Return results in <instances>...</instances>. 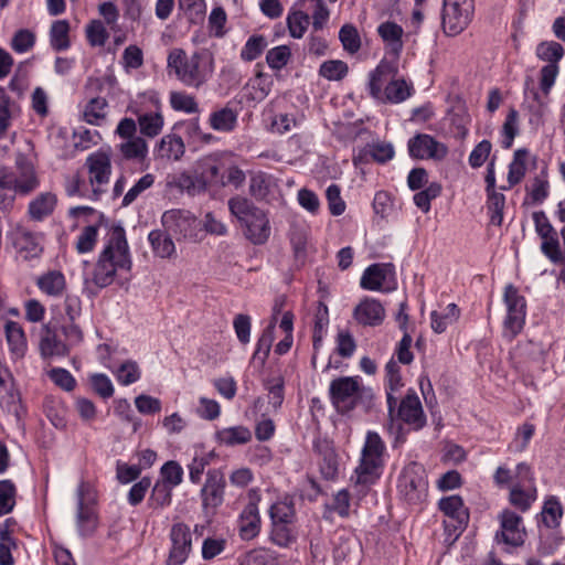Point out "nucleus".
<instances>
[{
	"instance_id": "f257e3e1",
	"label": "nucleus",
	"mask_w": 565,
	"mask_h": 565,
	"mask_svg": "<svg viewBox=\"0 0 565 565\" xmlns=\"http://www.w3.org/2000/svg\"><path fill=\"white\" fill-rule=\"evenodd\" d=\"M131 266L126 231L121 225H113L105 236L104 247L93 273V281L100 288L107 287L113 284L118 271H129Z\"/></svg>"
},
{
	"instance_id": "f03ea898",
	"label": "nucleus",
	"mask_w": 565,
	"mask_h": 565,
	"mask_svg": "<svg viewBox=\"0 0 565 565\" xmlns=\"http://www.w3.org/2000/svg\"><path fill=\"white\" fill-rule=\"evenodd\" d=\"M169 74H174L184 86L200 88L213 76L215 62L205 49L188 54L183 49H173L167 58Z\"/></svg>"
},
{
	"instance_id": "7ed1b4c3",
	"label": "nucleus",
	"mask_w": 565,
	"mask_h": 565,
	"mask_svg": "<svg viewBox=\"0 0 565 565\" xmlns=\"http://www.w3.org/2000/svg\"><path fill=\"white\" fill-rule=\"evenodd\" d=\"M396 74L393 63L381 61L370 73L369 94L381 103L399 104L413 94V85L403 78H391Z\"/></svg>"
},
{
	"instance_id": "20e7f679",
	"label": "nucleus",
	"mask_w": 565,
	"mask_h": 565,
	"mask_svg": "<svg viewBox=\"0 0 565 565\" xmlns=\"http://www.w3.org/2000/svg\"><path fill=\"white\" fill-rule=\"evenodd\" d=\"M228 209L252 244L264 245L269 239L271 227L265 211L255 206L248 199L238 195L228 200Z\"/></svg>"
},
{
	"instance_id": "39448f33",
	"label": "nucleus",
	"mask_w": 565,
	"mask_h": 565,
	"mask_svg": "<svg viewBox=\"0 0 565 565\" xmlns=\"http://www.w3.org/2000/svg\"><path fill=\"white\" fill-rule=\"evenodd\" d=\"M330 397L333 406L341 414L354 409L360 403L365 408L371 406L373 393L370 388L361 386L359 376H343L330 384Z\"/></svg>"
},
{
	"instance_id": "423d86ee",
	"label": "nucleus",
	"mask_w": 565,
	"mask_h": 565,
	"mask_svg": "<svg viewBox=\"0 0 565 565\" xmlns=\"http://www.w3.org/2000/svg\"><path fill=\"white\" fill-rule=\"evenodd\" d=\"M113 151L109 146L89 153L85 161L88 182L92 188L89 198L98 200L106 192L113 173Z\"/></svg>"
},
{
	"instance_id": "0eeeda50",
	"label": "nucleus",
	"mask_w": 565,
	"mask_h": 565,
	"mask_svg": "<svg viewBox=\"0 0 565 565\" xmlns=\"http://www.w3.org/2000/svg\"><path fill=\"white\" fill-rule=\"evenodd\" d=\"M97 499L95 484L82 481L77 488V531L81 536H90L97 527Z\"/></svg>"
},
{
	"instance_id": "6e6552de",
	"label": "nucleus",
	"mask_w": 565,
	"mask_h": 565,
	"mask_svg": "<svg viewBox=\"0 0 565 565\" xmlns=\"http://www.w3.org/2000/svg\"><path fill=\"white\" fill-rule=\"evenodd\" d=\"M537 500V489L531 468L520 462L515 468V480L510 486L509 503L524 513Z\"/></svg>"
},
{
	"instance_id": "1a4fd4ad",
	"label": "nucleus",
	"mask_w": 565,
	"mask_h": 565,
	"mask_svg": "<svg viewBox=\"0 0 565 565\" xmlns=\"http://www.w3.org/2000/svg\"><path fill=\"white\" fill-rule=\"evenodd\" d=\"M475 13L473 0H444L441 13V28L447 36L462 33Z\"/></svg>"
},
{
	"instance_id": "9d476101",
	"label": "nucleus",
	"mask_w": 565,
	"mask_h": 565,
	"mask_svg": "<svg viewBox=\"0 0 565 565\" xmlns=\"http://www.w3.org/2000/svg\"><path fill=\"white\" fill-rule=\"evenodd\" d=\"M428 482L422 466L412 462L401 472L397 480L399 497L409 504H417L425 500Z\"/></svg>"
},
{
	"instance_id": "9b49d317",
	"label": "nucleus",
	"mask_w": 565,
	"mask_h": 565,
	"mask_svg": "<svg viewBox=\"0 0 565 565\" xmlns=\"http://www.w3.org/2000/svg\"><path fill=\"white\" fill-rule=\"evenodd\" d=\"M142 103L149 105V109L138 114L137 122L141 137L154 138L162 132L164 118L160 95L156 90H147L140 94Z\"/></svg>"
},
{
	"instance_id": "f8f14e48",
	"label": "nucleus",
	"mask_w": 565,
	"mask_h": 565,
	"mask_svg": "<svg viewBox=\"0 0 565 565\" xmlns=\"http://www.w3.org/2000/svg\"><path fill=\"white\" fill-rule=\"evenodd\" d=\"M360 287L367 291L392 292L397 288L395 267L391 263H374L367 266L361 278Z\"/></svg>"
},
{
	"instance_id": "ddd939ff",
	"label": "nucleus",
	"mask_w": 565,
	"mask_h": 565,
	"mask_svg": "<svg viewBox=\"0 0 565 565\" xmlns=\"http://www.w3.org/2000/svg\"><path fill=\"white\" fill-rule=\"evenodd\" d=\"M503 300L507 308L504 332L509 333L511 338H514L524 327L526 318V301L513 285H508L505 287Z\"/></svg>"
},
{
	"instance_id": "4468645a",
	"label": "nucleus",
	"mask_w": 565,
	"mask_h": 565,
	"mask_svg": "<svg viewBox=\"0 0 565 565\" xmlns=\"http://www.w3.org/2000/svg\"><path fill=\"white\" fill-rule=\"evenodd\" d=\"M161 224L166 232L179 238H193L200 226L198 218L186 210L172 209L161 216Z\"/></svg>"
},
{
	"instance_id": "2eb2a0df",
	"label": "nucleus",
	"mask_w": 565,
	"mask_h": 565,
	"mask_svg": "<svg viewBox=\"0 0 565 565\" xmlns=\"http://www.w3.org/2000/svg\"><path fill=\"white\" fill-rule=\"evenodd\" d=\"M7 239L26 259L39 257L43 252L42 234L33 232L22 224L13 225L7 232Z\"/></svg>"
},
{
	"instance_id": "dca6fc26",
	"label": "nucleus",
	"mask_w": 565,
	"mask_h": 565,
	"mask_svg": "<svg viewBox=\"0 0 565 565\" xmlns=\"http://www.w3.org/2000/svg\"><path fill=\"white\" fill-rule=\"evenodd\" d=\"M40 350L43 356H64L68 351L67 328L51 320L43 329Z\"/></svg>"
},
{
	"instance_id": "f3484780",
	"label": "nucleus",
	"mask_w": 565,
	"mask_h": 565,
	"mask_svg": "<svg viewBox=\"0 0 565 565\" xmlns=\"http://www.w3.org/2000/svg\"><path fill=\"white\" fill-rule=\"evenodd\" d=\"M226 480L220 469H210L205 482L200 491L204 510L215 511L224 502Z\"/></svg>"
},
{
	"instance_id": "a211bd4d",
	"label": "nucleus",
	"mask_w": 565,
	"mask_h": 565,
	"mask_svg": "<svg viewBox=\"0 0 565 565\" xmlns=\"http://www.w3.org/2000/svg\"><path fill=\"white\" fill-rule=\"evenodd\" d=\"M407 149L411 158L419 160H443L448 153L445 143L427 134H417L412 137L407 142Z\"/></svg>"
},
{
	"instance_id": "6ab92c4d",
	"label": "nucleus",
	"mask_w": 565,
	"mask_h": 565,
	"mask_svg": "<svg viewBox=\"0 0 565 565\" xmlns=\"http://www.w3.org/2000/svg\"><path fill=\"white\" fill-rule=\"evenodd\" d=\"M500 531L497 532L495 539L512 547L523 545L525 530L522 526V518L510 509H504L499 514Z\"/></svg>"
},
{
	"instance_id": "aec40b11",
	"label": "nucleus",
	"mask_w": 565,
	"mask_h": 565,
	"mask_svg": "<svg viewBox=\"0 0 565 565\" xmlns=\"http://www.w3.org/2000/svg\"><path fill=\"white\" fill-rule=\"evenodd\" d=\"M249 501L244 507L237 519L238 534L242 540L249 541L255 539L260 532V514L258 502L260 500L257 490L253 489L248 493Z\"/></svg>"
},
{
	"instance_id": "412c9836",
	"label": "nucleus",
	"mask_w": 565,
	"mask_h": 565,
	"mask_svg": "<svg viewBox=\"0 0 565 565\" xmlns=\"http://www.w3.org/2000/svg\"><path fill=\"white\" fill-rule=\"evenodd\" d=\"M171 548L166 565H182L192 550V535L190 527L182 523H174L170 530Z\"/></svg>"
},
{
	"instance_id": "4be33fe9",
	"label": "nucleus",
	"mask_w": 565,
	"mask_h": 565,
	"mask_svg": "<svg viewBox=\"0 0 565 565\" xmlns=\"http://www.w3.org/2000/svg\"><path fill=\"white\" fill-rule=\"evenodd\" d=\"M397 418L413 430H420L426 425V415L415 391L409 390L397 407Z\"/></svg>"
},
{
	"instance_id": "5701e85b",
	"label": "nucleus",
	"mask_w": 565,
	"mask_h": 565,
	"mask_svg": "<svg viewBox=\"0 0 565 565\" xmlns=\"http://www.w3.org/2000/svg\"><path fill=\"white\" fill-rule=\"evenodd\" d=\"M384 466V462L360 457L359 465L354 470L355 476L352 477V480L354 479L353 489L364 495L380 480Z\"/></svg>"
},
{
	"instance_id": "b1692460",
	"label": "nucleus",
	"mask_w": 565,
	"mask_h": 565,
	"mask_svg": "<svg viewBox=\"0 0 565 565\" xmlns=\"http://www.w3.org/2000/svg\"><path fill=\"white\" fill-rule=\"evenodd\" d=\"M353 318L363 327H377L385 319V308L379 299L364 297L355 306Z\"/></svg>"
},
{
	"instance_id": "393cba45",
	"label": "nucleus",
	"mask_w": 565,
	"mask_h": 565,
	"mask_svg": "<svg viewBox=\"0 0 565 565\" xmlns=\"http://www.w3.org/2000/svg\"><path fill=\"white\" fill-rule=\"evenodd\" d=\"M172 130L179 135L182 140L185 139L189 146L194 148L201 145H209L216 140L212 134L204 132L201 129L199 118L180 120L173 125Z\"/></svg>"
},
{
	"instance_id": "a878e982",
	"label": "nucleus",
	"mask_w": 565,
	"mask_h": 565,
	"mask_svg": "<svg viewBox=\"0 0 565 565\" xmlns=\"http://www.w3.org/2000/svg\"><path fill=\"white\" fill-rule=\"evenodd\" d=\"M4 334L11 360L22 359L28 351V341L22 326L17 321L7 320Z\"/></svg>"
},
{
	"instance_id": "bb28decb",
	"label": "nucleus",
	"mask_w": 565,
	"mask_h": 565,
	"mask_svg": "<svg viewBox=\"0 0 565 565\" xmlns=\"http://www.w3.org/2000/svg\"><path fill=\"white\" fill-rule=\"evenodd\" d=\"M403 386L404 383L402 380L401 367L393 356L385 365V393L388 413L391 415L397 405V397L395 394L398 393Z\"/></svg>"
},
{
	"instance_id": "cd10ccee",
	"label": "nucleus",
	"mask_w": 565,
	"mask_h": 565,
	"mask_svg": "<svg viewBox=\"0 0 565 565\" xmlns=\"http://www.w3.org/2000/svg\"><path fill=\"white\" fill-rule=\"evenodd\" d=\"M17 185L15 193L26 195L34 191L40 182L35 169L24 157L17 159Z\"/></svg>"
},
{
	"instance_id": "c85d7f7f",
	"label": "nucleus",
	"mask_w": 565,
	"mask_h": 565,
	"mask_svg": "<svg viewBox=\"0 0 565 565\" xmlns=\"http://www.w3.org/2000/svg\"><path fill=\"white\" fill-rule=\"evenodd\" d=\"M153 151L158 158L179 161L185 152L184 140L172 130L160 139Z\"/></svg>"
},
{
	"instance_id": "c756f323",
	"label": "nucleus",
	"mask_w": 565,
	"mask_h": 565,
	"mask_svg": "<svg viewBox=\"0 0 565 565\" xmlns=\"http://www.w3.org/2000/svg\"><path fill=\"white\" fill-rule=\"evenodd\" d=\"M116 149L124 160L136 163L146 161L149 153L148 143L141 136L121 140L116 145Z\"/></svg>"
},
{
	"instance_id": "7c9ffc66",
	"label": "nucleus",
	"mask_w": 565,
	"mask_h": 565,
	"mask_svg": "<svg viewBox=\"0 0 565 565\" xmlns=\"http://www.w3.org/2000/svg\"><path fill=\"white\" fill-rule=\"evenodd\" d=\"M252 431L243 425L224 427L215 431L214 439L226 447L246 445L252 440Z\"/></svg>"
},
{
	"instance_id": "2f4dec72",
	"label": "nucleus",
	"mask_w": 565,
	"mask_h": 565,
	"mask_svg": "<svg viewBox=\"0 0 565 565\" xmlns=\"http://www.w3.org/2000/svg\"><path fill=\"white\" fill-rule=\"evenodd\" d=\"M56 203L55 194L51 192L40 193L29 203L28 214L31 220L41 222L53 213Z\"/></svg>"
},
{
	"instance_id": "473e14b6",
	"label": "nucleus",
	"mask_w": 565,
	"mask_h": 565,
	"mask_svg": "<svg viewBox=\"0 0 565 565\" xmlns=\"http://www.w3.org/2000/svg\"><path fill=\"white\" fill-rule=\"evenodd\" d=\"M438 507L445 515L456 521L460 527L467 524L469 514L461 497L456 494L444 497L439 500Z\"/></svg>"
},
{
	"instance_id": "72a5a7b5",
	"label": "nucleus",
	"mask_w": 565,
	"mask_h": 565,
	"mask_svg": "<svg viewBox=\"0 0 565 565\" xmlns=\"http://www.w3.org/2000/svg\"><path fill=\"white\" fill-rule=\"evenodd\" d=\"M377 33L390 47L391 52L395 55L402 52L404 30L401 25L392 21H385L377 26Z\"/></svg>"
},
{
	"instance_id": "f704fd0d",
	"label": "nucleus",
	"mask_w": 565,
	"mask_h": 565,
	"mask_svg": "<svg viewBox=\"0 0 565 565\" xmlns=\"http://www.w3.org/2000/svg\"><path fill=\"white\" fill-rule=\"evenodd\" d=\"M116 381L122 386H129L141 379V369L135 360H126L119 364L115 363L109 370Z\"/></svg>"
},
{
	"instance_id": "c9c22d12",
	"label": "nucleus",
	"mask_w": 565,
	"mask_h": 565,
	"mask_svg": "<svg viewBox=\"0 0 565 565\" xmlns=\"http://www.w3.org/2000/svg\"><path fill=\"white\" fill-rule=\"evenodd\" d=\"M238 114L230 107L212 111L209 117L211 128L220 132H231L237 125Z\"/></svg>"
},
{
	"instance_id": "e433bc0d",
	"label": "nucleus",
	"mask_w": 565,
	"mask_h": 565,
	"mask_svg": "<svg viewBox=\"0 0 565 565\" xmlns=\"http://www.w3.org/2000/svg\"><path fill=\"white\" fill-rule=\"evenodd\" d=\"M148 241L153 254L160 258H169L175 253V245L166 230H152L148 235Z\"/></svg>"
},
{
	"instance_id": "4c0bfd02",
	"label": "nucleus",
	"mask_w": 565,
	"mask_h": 565,
	"mask_svg": "<svg viewBox=\"0 0 565 565\" xmlns=\"http://www.w3.org/2000/svg\"><path fill=\"white\" fill-rule=\"evenodd\" d=\"M36 286L47 296H60L66 287L65 276L58 270H50L38 277Z\"/></svg>"
},
{
	"instance_id": "58836bf2",
	"label": "nucleus",
	"mask_w": 565,
	"mask_h": 565,
	"mask_svg": "<svg viewBox=\"0 0 565 565\" xmlns=\"http://www.w3.org/2000/svg\"><path fill=\"white\" fill-rule=\"evenodd\" d=\"M386 445L382 437L373 430L365 435L364 445L361 450V457L385 463Z\"/></svg>"
},
{
	"instance_id": "ea45409f",
	"label": "nucleus",
	"mask_w": 565,
	"mask_h": 565,
	"mask_svg": "<svg viewBox=\"0 0 565 565\" xmlns=\"http://www.w3.org/2000/svg\"><path fill=\"white\" fill-rule=\"evenodd\" d=\"M270 539L279 547H289L298 539L296 522L271 524Z\"/></svg>"
},
{
	"instance_id": "a19ab883",
	"label": "nucleus",
	"mask_w": 565,
	"mask_h": 565,
	"mask_svg": "<svg viewBox=\"0 0 565 565\" xmlns=\"http://www.w3.org/2000/svg\"><path fill=\"white\" fill-rule=\"evenodd\" d=\"M71 26L67 20H56L50 29V45L56 51H65L70 46Z\"/></svg>"
},
{
	"instance_id": "79ce46f5",
	"label": "nucleus",
	"mask_w": 565,
	"mask_h": 565,
	"mask_svg": "<svg viewBox=\"0 0 565 565\" xmlns=\"http://www.w3.org/2000/svg\"><path fill=\"white\" fill-rule=\"evenodd\" d=\"M271 524L296 522V511L291 499L285 497L271 504L269 509Z\"/></svg>"
},
{
	"instance_id": "37998d69",
	"label": "nucleus",
	"mask_w": 565,
	"mask_h": 565,
	"mask_svg": "<svg viewBox=\"0 0 565 565\" xmlns=\"http://www.w3.org/2000/svg\"><path fill=\"white\" fill-rule=\"evenodd\" d=\"M541 520L547 529H556L559 526L563 516V509L558 498L552 495L547 498L541 511Z\"/></svg>"
},
{
	"instance_id": "c03bdc74",
	"label": "nucleus",
	"mask_w": 565,
	"mask_h": 565,
	"mask_svg": "<svg viewBox=\"0 0 565 565\" xmlns=\"http://www.w3.org/2000/svg\"><path fill=\"white\" fill-rule=\"evenodd\" d=\"M525 157V149H518L514 152L508 170V186H502L501 190H509L522 181L526 173Z\"/></svg>"
},
{
	"instance_id": "a18cd8bd",
	"label": "nucleus",
	"mask_w": 565,
	"mask_h": 565,
	"mask_svg": "<svg viewBox=\"0 0 565 565\" xmlns=\"http://www.w3.org/2000/svg\"><path fill=\"white\" fill-rule=\"evenodd\" d=\"M46 416L55 428L66 429L70 422V411L62 401L51 398L46 403Z\"/></svg>"
},
{
	"instance_id": "49530a36",
	"label": "nucleus",
	"mask_w": 565,
	"mask_h": 565,
	"mask_svg": "<svg viewBox=\"0 0 565 565\" xmlns=\"http://www.w3.org/2000/svg\"><path fill=\"white\" fill-rule=\"evenodd\" d=\"M214 457V451H195L191 462L188 465L191 483L199 484L201 482L205 468L212 462Z\"/></svg>"
},
{
	"instance_id": "de8ad7c7",
	"label": "nucleus",
	"mask_w": 565,
	"mask_h": 565,
	"mask_svg": "<svg viewBox=\"0 0 565 565\" xmlns=\"http://www.w3.org/2000/svg\"><path fill=\"white\" fill-rule=\"evenodd\" d=\"M275 185V179L271 174L259 171L250 177L249 191L254 198L263 200L269 195Z\"/></svg>"
},
{
	"instance_id": "09e8293b",
	"label": "nucleus",
	"mask_w": 565,
	"mask_h": 565,
	"mask_svg": "<svg viewBox=\"0 0 565 565\" xmlns=\"http://www.w3.org/2000/svg\"><path fill=\"white\" fill-rule=\"evenodd\" d=\"M302 7L311 12L312 28L321 30L329 21L330 11L323 0H299Z\"/></svg>"
},
{
	"instance_id": "8fccbe9b",
	"label": "nucleus",
	"mask_w": 565,
	"mask_h": 565,
	"mask_svg": "<svg viewBox=\"0 0 565 565\" xmlns=\"http://www.w3.org/2000/svg\"><path fill=\"white\" fill-rule=\"evenodd\" d=\"M183 475L182 466L175 460H169L161 466L157 481L174 489L182 483Z\"/></svg>"
},
{
	"instance_id": "3c124183",
	"label": "nucleus",
	"mask_w": 565,
	"mask_h": 565,
	"mask_svg": "<svg viewBox=\"0 0 565 565\" xmlns=\"http://www.w3.org/2000/svg\"><path fill=\"white\" fill-rule=\"evenodd\" d=\"M173 488L156 481L148 499V507L152 510H162L172 502Z\"/></svg>"
},
{
	"instance_id": "603ef678",
	"label": "nucleus",
	"mask_w": 565,
	"mask_h": 565,
	"mask_svg": "<svg viewBox=\"0 0 565 565\" xmlns=\"http://www.w3.org/2000/svg\"><path fill=\"white\" fill-rule=\"evenodd\" d=\"M519 135V113L511 108L504 119L501 129V146L503 149H510L513 146L514 138Z\"/></svg>"
},
{
	"instance_id": "864d4df0",
	"label": "nucleus",
	"mask_w": 565,
	"mask_h": 565,
	"mask_svg": "<svg viewBox=\"0 0 565 565\" xmlns=\"http://www.w3.org/2000/svg\"><path fill=\"white\" fill-rule=\"evenodd\" d=\"M563 46L555 41H544L537 44L535 54L537 58L547 64H556L558 65L559 61L564 56Z\"/></svg>"
},
{
	"instance_id": "5fc2aeb1",
	"label": "nucleus",
	"mask_w": 565,
	"mask_h": 565,
	"mask_svg": "<svg viewBox=\"0 0 565 565\" xmlns=\"http://www.w3.org/2000/svg\"><path fill=\"white\" fill-rule=\"evenodd\" d=\"M102 140V135L96 129L81 127L73 130V148L76 150H87L97 146Z\"/></svg>"
},
{
	"instance_id": "6e6d98bb",
	"label": "nucleus",
	"mask_w": 565,
	"mask_h": 565,
	"mask_svg": "<svg viewBox=\"0 0 565 565\" xmlns=\"http://www.w3.org/2000/svg\"><path fill=\"white\" fill-rule=\"evenodd\" d=\"M107 106L108 104L105 98H92L84 109L85 121L90 125L100 126L105 120Z\"/></svg>"
},
{
	"instance_id": "4d7b16f0",
	"label": "nucleus",
	"mask_w": 565,
	"mask_h": 565,
	"mask_svg": "<svg viewBox=\"0 0 565 565\" xmlns=\"http://www.w3.org/2000/svg\"><path fill=\"white\" fill-rule=\"evenodd\" d=\"M286 21L290 36L301 39L310 24V17L307 12L296 10L288 13Z\"/></svg>"
},
{
	"instance_id": "13d9d810",
	"label": "nucleus",
	"mask_w": 565,
	"mask_h": 565,
	"mask_svg": "<svg viewBox=\"0 0 565 565\" xmlns=\"http://www.w3.org/2000/svg\"><path fill=\"white\" fill-rule=\"evenodd\" d=\"M169 102L171 108L175 111H182L185 114H195L199 111V105L195 98L185 92H170Z\"/></svg>"
},
{
	"instance_id": "bf43d9fd",
	"label": "nucleus",
	"mask_w": 565,
	"mask_h": 565,
	"mask_svg": "<svg viewBox=\"0 0 565 565\" xmlns=\"http://www.w3.org/2000/svg\"><path fill=\"white\" fill-rule=\"evenodd\" d=\"M505 206V196L501 192L487 193V210L491 224L501 226L503 222V210Z\"/></svg>"
},
{
	"instance_id": "052dcab7",
	"label": "nucleus",
	"mask_w": 565,
	"mask_h": 565,
	"mask_svg": "<svg viewBox=\"0 0 565 565\" xmlns=\"http://www.w3.org/2000/svg\"><path fill=\"white\" fill-rule=\"evenodd\" d=\"M339 40L343 50L353 55L361 49V36L358 29L353 24H344L339 31Z\"/></svg>"
},
{
	"instance_id": "680f3d73",
	"label": "nucleus",
	"mask_w": 565,
	"mask_h": 565,
	"mask_svg": "<svg viewBox=\"0 0 565 565\" xmlns=\"http://www.w3.org/2000/svg\"><path fill=\"white\" fill-rule=\"evenodd\" d=\"M154 181L156 177L152 173H146L139 178L124 195L121 206L127 207L132 204L139 195L154 184Z\"/></svg>"
},
{
	"instance_id": "e2e57ef3",
	"label": "nucleus",
	"mask_w": 565,
	"mask_h": 565,
	"mask_svg": "<svg viewBox=\"0 0 565 565\" xmlns=\"http://www.w3.org/2000/svg\"><path fill=\"white\" fill-rule=\"evenodd\" d=\"M36 42L35 33L30 29H19L14 32L10 46L18 54H24L31 51Z\"/></svg>"
},
{
	"instance_id": "0e129e2a",
	"label": "nucleus",
	"mask_w": 565,
	"mask_h": 565,
	"mask_svg": "<svg viewBox=\"0 0 565 565\" xmlns=\"http://www.w3.org/2000/svg\"><path fill=\"white\" fill-rule=\"evenodd\" d=\"M267 45L266 38L262 34L249 36L241 50L239 56L245 62L255 61L259 57Z\"/></svg>"
},
{
	"instance_id": "69168bd1",
	"label": "nucleus",
	"mask_w": 565,
	"mask_h": 565,
	"mask_svg": "<svg viewBox=\"0 0 565 565\" xmlns=\"http://www.w3.org/2000/svg\"><path fill=\"white\" fill-rule=\"evenodd\" d=\"M329 326V310L327 305L319 302L317 312L315 315V326H313V348L317 350L321 343L322 339L327 332Z\"/></svg>"
},
{
	"instance_id": "338daca9",
	"label": "nucleus",
	"mask_w": 565,
	"mask_h": 565,
	"mask_svg": "<svg viewBox=\"0 0 565 565\" xmlns=\"http://www.w3.org/2000/svg\"><path fill=\"white\" fill-rule=\"evenodd\" d=\"M541 252L553 264L562 263V247L558 233L550 234L541 237Z\"/></svg>"
},
{
	"instance_id": "774afa93",
	"label": "nucleus",
	"mask_w": 565,
	"mask_h": 565,
	"mask_svg": "<svg viewBox=\"0 0 565 565\" xmlns=\"http://www.w3.org/2000/svg\"><path fill=\"white\" fill-rule=\"evenodd\" d=\"M348 72V64L341 60L326 61L319 68V75L328 81H341Z\"/></svg>"
}]
</instances>
